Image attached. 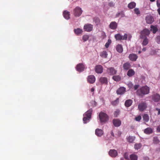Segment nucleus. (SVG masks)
I'll use <instances>...</instances> for the list:
<instances>
[{"instance_id": "nucleus-1", "label": "nucleus", "mask_w": 160, "mask_h": 160, "mask_svg": "<svg viewBox=\"0 0 160 160\" xmlns=\"http://www.w3.org/2000/svg\"><path fill=\"white\" fill-rule=\"evenodd\" d=\"M150 88L147 86H142L138 89L136 92L137 94L141 97L145 95L148 94L149 92Z\"/></svg>"}, {"instance_id": "nucleus-2", "label": "nucleus", "mask_w": 160, "mask_h": 160, "mask_svg": "<svg viewBox=\"0 0 160 160\" xmlns=\"http://www.w3.org/2000/svg\"><path fill=\"white\" fill-rule=\"evenodd\" d=\"M92 111V109L91 108L83 114V121L84 123H86L89 122L91 117Z\"/></svg>"}, {"instance_id": "nucleus-3", "label": "nucleus", "mask_w": 160, "mask_h": 160, "mask_svg": "<svg viewBox=\"0 0 160 160\" xmlns=\"http://www.w3.org/2000/svg\"><path fill=\"white\" fill-rule=\"evenodd\" d=\"M99 117L100 122H105L108 120V117L107 114L102 112L99 113Z\"/></svg>"}, {"instance_id": "nucleus-4", "label": "nucleus", "mask_w": 160, "mask_h": 160, "mask_svg": "<svg viewBox=\"0 0 160 160\" xmlns=\"http://www.w3.org/2000/svg\"><path fill=\"white\" fill-rule=\"evenodd\" d=\"M150 33V31L147 28L144 29L140 32V38H145L146 36H148Z\"/></svg>"}, {"instance_id": "nucleus-5", "label": "nucleus", "mask_w": 160, "mask_h": 160, "mask_svg": "<svg viewBox=\"0 0 160 160\" xmlns=\"http://www.w3.org/2000/svg\"><path fill=\"white\" fill-rule=\"evenodd\" d=\"M82 12L81 8L79 7H77L74 10L73 14L75 17H78L81 15Z\"/></svg>"}, {"instance_id": "nucleus-6", "label": "nucleus", "mask_w": 160, "mask_h": 160, "mask_svg": "<svg viewBox=\"0 0 160 160\" xmlns=\"http://www.w3.org/2000/svg\"><path fill=\"white\" fill-rule=\"evenodd\" d=\"M93 26L91 24L87 23L85 24L83 27V29L85 31L90 32L92 30Z\"/></svg>"}, {"instance_id": "nucleus-7", "label": "nucleus", "mask_w": 160, "mask_h": 160, "mask_svg": "<svg viewBox=\"0 0 160 160\" xmlns=\"http://www.w3.org/2000/svg\"><path fill=\"white\" fill-rule=\"evenodd\" d=\"M138 107L139 111H142L147 108V104L145 102H142L139 104Z\"/></svg>"}, {"instance_id": "nucleus-8", "label": "nucleus", "mask_w": 160, "mask_h": 160, "mask_svg": "<svg viewBox=\"0 0 160 160\" xmlns=\"http://www.w3.org/2000/svg\"><path fill=\"white\" fill-rule=\"evenodd\" d=\"M126 91V89L125 88L121 87L117 90L116 93L118 95H122Z\"/></svg>"}, {"instance_id": "nucleus-9", "label": "nucleus", "mask_w": 160, "mask_h": 160, "mask_svg": "<svg viewBox=\"0 0 160 160\" xmlns=\"http://www.w3.org/2000/svg\"><path fill=\"white\" fill-rule=\"evenodd\" d=\"M107 72L110 75H113L116 74L117 71L115 70L114 68L111 67L108 68L107 69Z\"/></svg>"}, {"instance_id": "nucleus-10", "label": "nucleus", "mask_w": 160, "mask_h": 160, "mask_svg": "<svg viewBox=\"0 0 160 160\" xmlns=\"http://www.w3.org/2000/svg\"><path fill=\"white\" fill-rule=\"evenodd\" d=\"M103 67L101 65H97L95 67V71L98 73H101L103 72Z\"/></svg>"}, {"instance_id": "nucleus-11", "label": "nucleus", "mask_w": 160, "mask_h": 160, "mask_svg": "<svg viewBox=\"0 0 160 160\" xmlns=\"http://www.w3.org/2000/svg\"><path fill=\"white\" fill-rule=\"evenodd\" d=\"M113 123L116 127H118L121 124V121L118 119H114L112 120Z\"/></svg>"}, {"instance_id": "nucleus-12", "label": "nucleus", "mask_w": 160, "mask_h": 160, "mask_svg": "<svg viewBox=\"0 0 160 160\" xmlns=\"http://www.w3.org/2000/svg\"><path fill=\"white\" fill-rule=\"evenodd\" d=\"M118 24L115 22H112L110 24L109 27L112 30H115L117 28Z\"/></svg>"}, {"instance_id": "nucleus-13", "label": "nucleus", "mask_w": 160, "mask_h": 160, "mask_svg": "<svg viewBox=\"0 0 160 160\" xmlns=\"http://www.w3.org/2000/svg\"><path fill=\"white\" fill-rule=\"evenodd\" d=\"M84 69V67L83 64L79 63L77 66L76 69L79 72H81L83 71Z\"/></svg>"}, {"instance_id": "nucleus-14", "label": "nucleus", "mask_w": 160, "mask_h": 160, "mask_svg": "<svg viewBox=\"0 0 160 160\" xmlns=\"http://www.w3.org/2000/svg\"><path fill=\"white\" fill-rule=\"evenodd\" d=\"M138 58V56L134 53L130 54L128 56L129 59L132 61H136Z\"/></svg>"}, {"instance_id": "nucleus-15", "label": "nucleus", "mask_w": 160, "mask_h": 160, "mask_svg": "<svg viewBox=\"0 0 160 160\" xmlns=\"http://www.w3.org/2000/svg\"><path fill=\"white\" fill-rule=\"evenodd\" d=\"M109 154L111 157H115L117 156L118 152L115 150L111 149L109 152Z\"/></svg>"}, {"instance_id": "nucleus-16", "label": "nucleus", "mask_w": 160, "mask_h": 160, "mask_svg": "<svg viewBox=\"0 0 160 160\" xmlns=\"http://www.w3.org/2000/svg\"><path fill=\"white\" fill-rule=\"evenodd\" d=\"M103 131L101 129L97 128L95 130V134L98 137H100L103 134Z\"/></svg>"}, {"instance_id": "nucleus-17", "label": "nucleus", "mask_w": 160, "mask_h": 160, "mask_svg": "<svg viewBox=\"0 0 160 160\" xmlns=\"http://www.w3.org/2000/svg\"><path fill=\"white\" fill-rule=\"evenodd\" d=\"M87 80L89 83L92 84L94 82L95 78L93 75H90L88 76Z\"/></svg>"}, {"instance_id": "nucleus-18", "label": "nucleus", "mask_w": 160, "mask_h": 160, "mask_svg": "<svg viewBox=\"0 0 160 160\" xmlns=\"http://www.w3.org/2000/svg\"><path fill=\"white\" fill-rule=\"evenodd\" d=\"M152 98L155 102H158L160 100V96L159 94L156 93L152 96Z\"/></svg>"}, {"instance_id": "nucleus-19", "label": "nucleus", "mask_w": 160, "mask_h": 160, "mask_svg": "<svg viewBox=\"0 0 160 160\" xmlns=\"http://www.w3.org/2000/svg\"><path fill=\"white\" fill-rule=\"evenodd\" d=\"M146 20L148 23L151 24L153 22L154 19L152 16H148L146 18Z\"/></svg>"}, {"instance_id": "nucleus-20", "label": "nucleus", "mask_w": 160, "mask_h": 160, "mask_svg": "<svg viewBox=\"0 0 160 160\" xmlns=\"http://www.w3.org/2000/svg\"><path fill=\"white\" fill-rule=\"evenodd\" d=\"M99 81L102 84H107L108 82V79L106 77H101L99 79Z\"/></svg>"}, {"instance_id": "nucleus-21", "label": "nucleus", "mask_w": 160, "mask_h": 160, "mask_svg": "<svg viewBox=\"0 0 160 160\" xmlns=\"http://www.w3.org/2000/svg\"><path fill=\"white\" fill-rule=\"evenodd\" d=\"M144 132L147 134H150L153 132V129L150 128H147L144 129Z\"/></svg>"}, {"instance_id": "nucleus-22", "label": "nucleus", "mask_w": 160, "mask_h": 160, "mask_svg": "<svg viewBox=\"0 0 160 160\" xmlns=\"http://www.w3.org/2000/svg\"><path fill=\"white\" fill-rule=\"evenodd\" d=\"M63 16L66 19H68L70 18L69 12L66 10L63 12Z\"/></svg>"}, {"instance_id": "nucleus-23", "label": "nucleus", "mask_w": 160, "mask_h": 160, "mask_svg": "<svg viewBox=\"0 0 160 160\" xmlns=\"http://www.w3.org/2000/svg\"><path fill=\"white\" fill-rule=\"evenodd\" d=\"M132 101L131 99H128L125 102V106L127 107H130L132 104Z\"/></svg>"}, {"instance_id": "nucleus-24", "label": "nucleus", "mask_w": 160, "mask_h": 160, "mask_svg": "<svg viewBox=\"0 0 160 160\" xmlns=\"http://www.w3.org/2000/svg\"><path fill=\"white\" fill-rule=\"evenodd\" d=\"M116 50L119 53H122L123 51L122 46L121 44H118L116 47Z\"/></svg>"}, {"instance_id": "nucleus-25", "label": "nucleus", "mask_w": 160, "mask_h": 160, "mask_svg": "<svg viewBox=\"0 0 160 160\" xmlns=\"http://www.w3.org/2000/svg\"><path fill=\"white\" fill-rule=\"evenodd\" d=\"M124 70H128L131 67V65L129 62H126L124 63L123 66Z\"/></svg>"}, {"instance_id": "nucleus-26", "label": "nucleus", "mask_w": 160, "mask_h": 160, "mask_svg": "<svg viewBox=\"0 0 160 160\" xmlns=\"http://www.w3.org/2000/svg\"><path fill=\"white\" fill-rule=\"evenodd\" d=\"M108 54L107 52L105 51H103L101 52L100 53V56L103 58H107Z\"/></svg>"}, {"instance_id": "nucleus-27", "label": "nucleus", "mask_w": 160, "mask_h": 160, "mask_svg": "<svg viewBox=\"0 0 160 160\" xmlns=\"http://www.w3.org/2000/svg\"><path fill=\"white\" fill-rule=\"evenodd\" d=\"M74 33L77 35H78L82 33L83 32L82 30L79 28L75 29L74 30Z\"/></svg>"}, {"instance_id": "nucleus-28", "label": "nucleus", "mask_w": 160, "mask_h": 160, "mask_svg": "<svg viewBox=\"0 0 160 160\" xmlns=\"http://www.w3.org/2000/svg\"><path fill=\"white\" fill-rule=\"evenodd\" d=\"M135 74V72L132 69H129L127 72V75L129 77H131Z\"/></svg>"}, {"instance_id": "nucleus-29", "label": "nucleus", "mask_w": 160, "mask_h": 160, "mask_svg": "<svg viewBox=\"0 0 160 160\" xmlns=\"http://www.w3.org/2000/svg\"><path fill=\"white\" fill-rule=\"evenodd\" d=\"M136 6V3L134 2H131L128 5V7L130 9H132L134 8Z\"/></svg>"}, {"instance_id": "nucleus-30", "label": "nucleus", "mask_w": 160, "mask_h": 160, "mask_svg": "<svg viewBox=\"0 0 160 160\" xmlns=\"http://www.w3.org/2000/svg\"><path fill=\"white\" fill-rule=\"evenodd\" d=\"M143 120L145 122H148L149 119V115L147 114H144L143 116Z\"/></svg>"}, {"instance_id": "nucleus-31", "label": "nucleus", "mask_w": 160, "mask_h": 160, "mask_svg": "<svg viewBox=\"0 0 160 160\" xmlns=\"http://www.w3.org/2000/svg\"><path fill=\"white\" fill-rule=\"evenodd\" d=\"M93 21L97 25L99 24L100 23V20L98 18L95 17L93 18Z\"/></svg>"}, {"instance_id": "nucleus-32", "label": "nucleus", "mask_w": 160, "mask_h": 160, "mask_svg": "<svg viewBox=\"0 0 160 160\" xmlns=\"http://www.w3.org/2000/svg\"><path fill=\"white\" fill-rule=\"evenodd\" d=\"M151 31H152L153 33H155L156 32L158 31V28L155 26L153 25L151 26Z\"/></svg>"}, {"instance_id": "nucleus-33", "label": "nucleus", "mask_w": 160, "mask_h": 160, "mask_svg": "<svg viewBox=\"0 0 160 160\" xmlns=\"http://www.w3.org/2000/svg\"><path fill=\"white\" fill-rule=\"evenodd\" d=\"M130 158L131 160H137V156L134 154H132L130 155Z\"/></svg>"}, {"instance_id": "nucleus-34", "label": "nucleus", "mask_w": 160, "mask_h": 160, "mask_svg": "<svg viewBox=\"0 0 160 160\" xmlns=\"http://www.w3.org/2000/svg\"><path fill=\"white\" fill-rule=\"evenodd\" d=\"M115 38L117 40H122V36L120 34H118L115 35Z\"/></svg>"}, {"instance_id": "nucleus-35", "label": "nucleus", "mask_w": 160, "mask_h": 160, "mask_svg": "<svg viewBox=\"0 0 160 160\" xmlns=\"http://www.w3.org/2000/svg\"><path fill=\"white\" fill-rule=\"evenodd\" d=\"M112 79L116 81H119L121 80V78L119 76H114Z\"/></svg>"}, {"instance_id": "nucleus-36", "label": "nucleus", "mask_w": 160, "mask_h": 160, "mask_svg": "<svg viewBox=\"0 0 160 160\" xmlns=\"http://www.w3.org/2000/svg\"><path fill=\"white\" fill-rule=\"evenodd\" d=\"M143 41L142 42V44L143 46H145L147 45L148 42V40L147 38L146 37L144 38Z\"/></svg>"}, {"instance_id": "nucleus-37", "label": "nucleus", "mask_w": 160, "mask_h": 160, "mask_svg": "<svg viewBox=\"0 0 160 160\" xmlns=\"http://www.w3.org/2000/svg\"><path fill=\"white\" fill-rule=\"evenodd\" d=\"M142 144L140 143H136L134 145V148L135 149L138 150L141 148Z\"/></svg>"}, {"instance_id": "nucleus-38", "label": "nucleus", "mask_w": 160, "mask_h": 160, "mask_svg": "<svg viewBox=\"0 0 160 160\" xmlns=\"http://www.w3.org/2000/svg\"><path fill=\"white\" fill-rule=\"evenodd\" d=\"M124 16V12L123 11H122L120 12H118L116 15V17H118L119 16H121V17H122Z\"/></svg>"}, {"instance_id": "nucleus-39", "label": "nucleus", "mask_w": 160, "mask_h": 160, "mask_svg": "<svg viewBox=\"0 0 160 160\" xmlns=\"http://www.w3.org/2000/svg\"><path fill=\"white\" fill-rule=\"evenodd\" d=\"M127 141L130 142H132L134 140V138L132 136H129L127 138Z\"/></svg>"}, {"instance_id": "nucleus-40", "label": "nucleus", "mask_w": 160, "mask_h": 160, "mask_svg": "<svg viewBox=\"0 0 160 160\" xmlns=\"http://www.w3.org/2000/svg\"><path fill=\"white\" fill-rule=\"evenodd\" d=\"M89 37L88 35H84L82 36V40L84 42H85L88 39Z\"/></svg>"}, {"instance_id": "nucleus-41", "label": "nucleus", "mask_w": 160, "mask_h": 160, "mask_svg": "<svg viewBox=\"0 0 160 160\" xmlns=\"http://www.w3.org/2000/svg\"><path fill=\"white\" fill-rule=\"evenodd\" d=\"M153 142L154 143L157 144L159 142V141L157 137H154L153 139Z\"/></svg>"}, {"instance_id": "nucleus-42", "label": "nucleus", "mask_w": 160, "mask_h": 160, "mask_svg": "<svg viewBox=\"0 0 160 160\" xmlns=\"http://www.w3.org/2000/svg\"><path fill=\"white\" fill-rule=\"evenodd\" d=\"M111 43V40L109 39L108 40L107 42L105 44V47L106 48H108L109 47V45Z\"/></svg>"}, {"instance_id": "nucleus-43", "label": "nucleus", "mask_w": 160, "mask_h": 160, "mask_svg": "<svg viewBox=\"0 0 160 160\" xmlns=\"http://www.w3.org/2000/svg\"><path fill=\"white\" fill-rule=\"evenodd\" d=\"M134 12L135 14L137 15H138L140 14V12L139 10V9L137 8H135L134 10Z\"/></svg>"}, {"instance_id": "nucleus-44", "label": "nucleus", "mask_w": 160, "mask_h": 160, "mask_svg": "<svg viewBox=\"0 0 160 160\" xmlns=\"http://www.w3.org/2000/svg\"><path fill=\"white\" fill-rule=\"evenodd\" d=\"M118 99H117L116 100L112 101V105L115 106V105H117L118 103Z\"/></svg>"}, {"instance_id": "nucleus-45", "label": "nucleus", "mask_w": 160, "mask_h": 160, "mask_svg": "<svg viewBox=\"0 0 160 160\" xmlns=\"http://www.w3.org/2000/svg\"><path fill=\"white\" fill-rule=\"evenodd\" d=\"M141 119V117L140 115L138 116V117H136L135 120L137 121H139Z\"/></svg>"}, {"instance_id": "nucleus-46", "label": "nucleus", "mask_w": 160, "mask_h": 160, "mask_svg": "<svg viewBox=\"0 0 160 160\" xmlns=\"http://www.w3.org/2000/svg\"><path fill=\"white\" fill-rule=\"evenodd\" d=\"M156 41L158 44H160V36H158L156 37Z\"/></svg>"}, {"instance_id": "nucleus-47", "label": "nucleus", "mask_w": 160, "mask_h": 160, "mask_svg": "<svg viewBox=\"0 0 160 160\" xmlns=\"http://www.w3.org/2000/svg\"><path fill=\"white\" fill-rule=\"evenodd\" d=\"M128 35L125 33L123 36H122V40H126L127 38Z\"/></svg>"}, {"instance_id": "nucleus-48", "label": "nucleus", "mask_w": 160, "mask_h": 160, "mask_svg": "<svg viewBox=\"0 0 160 160\" xmlns=\"http://www.w3.org/2000/svg\"><path fill=\"white\" fill-rule=\"evenodd\" d=\"M157 5L158 8H160V0L157 1Z\"/></svg>"}, {"instance_id": "nucleus-49", "label": "nucleus", "mask_w": 160, "mask_h": 160, "mask_svg": "<svg viewBox=\"0 0 160 160\" xmlns=\"http://www.w3.org/2000/svg\"><path fill=\"white\" fill-rule=\"evenodd\" d=\"M128 86L130 88H132L133 87V85L131 82H129L128 84Z\"/></svg>"}, {"instance_id": "nucleus-50", "label": "nucleus", "mask_w": 160, "mask_h": 160, "mask_svg": "<svg viewBox=\"0 0 160 160\" xmlns=\"http://www.w3.org/2000/svg\"><path fill=\"white\" fill-rule=\"evenodd\" d=\"M124 158L128 160V153H125L124 154Z\"/></svg>"}, {"instance_id": "nucleus-51", "label": "nucleus", "mask_w": 160, "mask_h": 160, "mask_svg": "<svg viewBox=\"0 0 160 160\" xmlns=\"http://www.w3.org/2000/svg\"><path fill=\"white\" fill-rule=\"evenodd\" d=\"M108 5L111 7H113L114 6V4L112 2H110L109 4Z\"/></svg>"}, {"instance_id": "nucleus-52", "label": "nucleus", "mask_w": 160, "mask_h": 160, "mask_svg": "<svg viewBox=\"0 0 160 160\" xmlns=\"http://www.w3.org/2000/svg\"><path fill=\"white\" fill-rule=\"evenodd\" d=\"M139 85H135L134 86V88L135 90H137L139 87Z\"/></svg>"}, {"instance_id": "nucleus-53", "label": "nucleus", "mask_w": 160, "mask_h": 160, "mask_svg": "<svg viewBox=\"0 0 160 160\" xmlns=\"http://www.w3.org/2000/svg\"><path fill=\"white\" fill-rule=\"evenodd\" d=\"M119 112L118 111H116L114 113V115L115 117H117V116L118 115Z\"/></svg>"}, {"instance_id": "nucleus-54", "label": "nucleus", "mask_w": 160, "mask_h": 160, "mask_svg": "<svg viewBox=\"0 0 160 160\" xmlns=\"http://www.w3.org/2000/svg\"><path fill=\"white\" fill-rule=\"evenodd\" d=\"M157 130L158 132H160V125L157 127Z\"/></svg>"}, {"instance_id": "nucleus-55", "label": "nucleus", "mask_w": 160, "mask_h": 160, "mask_svg": "<svg viewBox=\"0 0 160 160\" xmlns=\"http://www.w3.org/2000/svg\"><path fill=\"white\" fill-rule=\"evenodd\" d=\"M92 103L93 104V107H95L96 106V102L95 101H92Z\"/></svg>"}, {"instance_id": "nucleus-56", "label": "nucleus", "mask_w": 160, "mask_h": 160, "mask_svg": "<svg viewBox=\"0 0 160 160\" xmlns=\"http://www.w3.org/2000/svg\"><path fill=\"white\" fill-rule=\"evenodd\" d=\"M156 110L158 111V115L160 114V109H159V108H156Z\"/></svg>"}, {"instance_id": "nucleus-57", "label": "nucleus", "mask_w": 160, "mask_h": 160, "mask_svg": "<svg viewBox=\"0 0 160 160\" xmlns=\"http://www.w3.org/2000/svg\"><path fill=\"white\" fill-rule=\"evenodd\" d=\"M144 160H149V158L147 157H145L143 158Z\"/></svg>"}, {"instance_id": "nucleus-58", "label": "nucleus", "mask_w": 160, "mask_h": 160, "mask_svg": "<svg viewBox=\"0 0 160 160\" xmlns=\"http://www.w3.org/2000/svg\"><path fill=\"white\" fill-rule=\"evenodd\" d=\"M111 134L112 136L113 137H114V134L113 132L112 131H111Z\"/></svg>"}, {"instance_id": "nucleus-59", "label": "nucleus", "mask_w": 160, "mask_h": 160, "mask_svg": "<svg viewBox=\"0 0 160 160\" xmlns=\"http://www.w3.org/2000/svg\"><path fill=\"white\" fill-rule=\"evenodd\" d=\"M94 91V88H92L91 89V91L92 92H93Z\"/></svg>"}, {"instance_id": "nucleus-60", "label": "nucleus", "mask_w": 160, "mask_h": 160, "mask_svg": "<svg viewBox=\"0 0 160 160\" xmlns=\"http://www.w3.org/2000/svg\"><path fill=\"white\" fill-rule=\"evenodd\" d=\"M146 50V48H144L142 49V50L143 51H145Z\"/></svg>"}, {"instance_id": "nucleus-61", "label": "nucleus", "mask_w": 160, "mask_h": 160, "mask_svg": "<svg viewBox=\"0 0 160 160\" xmlns=\"http://www.w3.org/2000/svg\"><path fill=\"white\" fill-rule=\"evenodd\" d=\"M156 0H150V1L151 2H153L154 1H155Z\"/></svg>"}, {"instance_id": "nucleus-62", "label": "nucleus", "mask_w": 160, "mask_h": 160, "mask_svg": "<svg viewBox=\"0 0 160 160\" xmlns=\"http://www.w3.org/2000/svg\"><path fill=\"white\" fill-rule=\"evenodd\" d=\"M141 52L140 51H139L138 52V53H141Z\"/></svg>"}, {"instance_id": "nucleus-63", "label": "nucleus", "mask_w": 160, "mask_h": 160, "mask_svg": "<svg viewBox=\"0 0 160 160\" xmlns=\"http://www.w3.org/2000/svg\"><path fill=\"white\" fill-rule=\"evenodd\" d=\"M131 36H130V37H129V39H130V38H131Z\"/></svg>"}, {"instance_id": "nucleus-64", "label": "nucleus", "mask_w": 160, "mask_h": 160, "mask_svg": "<svg viewBox=\"0 0 160 160\" xmlns=\"http://www.w3.org/2000/svg\"><path fill=\"white\" fill-rule=\"evenodd\" d=\"M121 160H122L123 159L121 158Z\"/></svg>"}]
</instances>
